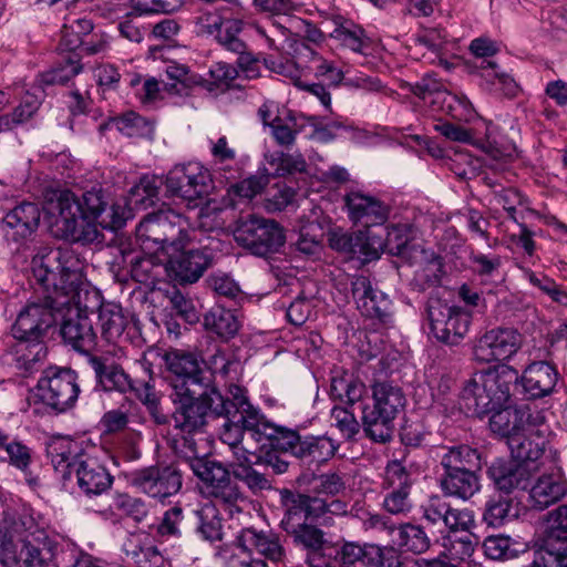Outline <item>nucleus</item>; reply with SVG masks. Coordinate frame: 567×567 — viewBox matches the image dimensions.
Segmentation results:
<instances>
[{"label":"nucleus","instance_id":"nucleus-64","mask_svg":"<svg viewBox=\"0 0 567 567\" xmlns=\"http://www.w3.org/2000/svg\"><path fill=\"white\" fill-rule=\"evenodd\" d=\"M368 556V567H405L393 547L382 548L372 544Z\"/></svg>","mask_w":567,"mask_h":567},{"label":"nucleus","instance_id":"nucleus-42","mask_svg":"<svg viewBox=\"0 0 567 567\" xmlns=\"http://www.w3.org/2000/svg\"><path fill=\"white\" fill-rule=\"evenodd\" d=\"M489 429L493 433L509 440V435L523 430L530 422V414L526 409H511L504 405L491 412Z\"/></svg>","mask_w":567,"mask_h":567},{"label":"nucleus","instance_id":"nucleus-51","mask_svg":"<svg viewBox=\"0 0 567 567\" xmlns=\"http://www.w3.org/2000/svg\"><path fill=\"white\" fill-rule=\"evenodd\" d=\"M189 515L198 519L197 532L205 540L215 543L223 539L221 518L216 508L205 507L200 511H190Z\"/></svg>","mask_w":567,"mask_h":567},{"label":"nucleus","instance_id":"nucleus-25","mask_svg":"<svg viewBox=\"0 0 567 567\" xmlns=\"http://www.w3.org/2000/svg\"><path fill=\"white\" fill-rule=\"evenodd\" d=\"M487 475L498 491L509 494L515 489L528 487L532 470L527 464L514 458H497L488 466Z\"/></svg>","mask_w":567,"mask_h":567},{"label":"nucleus","instance_id":"nucleus-35","mask_svg":"<svg viewBox=\"0 0 567 567\" xmlns=\"http://www.w3.org/2000/svg\"><path fill=\"white\" fill-rule=\"evenodd\" d=\"M382 230L385 231V238H383V234L371 230V243L373 248H375L377 259L380 257V251H385L392 256L409 260L416 249L410 245L408 228L401 225H393Z\"/></svg>","mask_w":567,"mask_h":567},{"label":"nucleus","instance_id":"nucleus-19","mask_svg":"<svg viewBox=\"0 0 567 567\" xmlns=\"http://www.w3.org/2000/svg\"><path fill=\"white\" fill-rule=\"evenodd\" d=\"M86 363L94 373L96 388L105 392L115 391L125 394L130 391L137 394L142 390L109 353L89 354Z\"/></svg>","mask_w":567,"mask_h":567},{"label":"nucleus","instance_id":"nucleus-21","mask_svg":"<svg viewBox=\"0 0 567 567\" xmlns=\"http://www.w3.org/2000/svg\"><path fill=\"white\" fill-rule=\"evenodd\" d=\"M558 381L556 368L546 361L528 364L515 384V392L526 400L545 398L553 393Z\"/></svg>","mask_w":567,"mask_h":567},{"label":"nucleus","instance_id":"nucleus-15","mask_svg":"<svg viewBox=\"0 0 567 567\" xmlns=\"http://www.w3.org/2000/svg\"><path fill=\"white\" fill-rule=\"evenodd\" d=\"M63 309L64 307L43 297L30 301L18 315L12 326V336L44 340L49 330L59 322V315Z\"/></svg>","mask_w":567,"mask_h":567},{"label":"nucleus","instance_id":"nucleus-24","mask_svg":"<svg viewBox=\"0 0 567 567\" xmlns=\"http://www.w3.org/2000/svg\"><path fill=\"white\" fill-rule=\"evenodd\" d=\"M292 544L306 553V563L310 567H326V555L331 542L326 538V533L316 524L309 522L296 529L286 533Z\"/></svg>","mask_w":567,"mask_h":567},{"label":"nucleus","instance_id":"nucleus-52","mask_svg":"<svg viewBox=\"0 0 567 567\" xmlns=\"http://www.w3.org/2000/svg\"><path fill=\"white\" fill-rule=\"evenodd\" d=\"M513 513V501L502 495L489 497L485 504L483 520L489 527H499L505 524L509 517H515Z\"/></svg>","mask_w":567,"mask_h":567},{"label":"nucleus","instance_id":"nucleus-56","mask_svg":"<svg viewBox=\"0 0 567 567\" xmlns=\"http://www.w3.org/2000/svg\"><path fill=\"white\" fill-rule=\"evenodd\" d=\"M165 184L163 178L157 176H143L138 184L131 189V197L135 204L153 206L158 199L161 186Z\"/></svg>","mask_w":567,"mask_h":567},{"label":"nucleus","instance_id":"nucleus-9","mask_svg":"<svg viewBox=\"0 0 567 567\" xmlns=\"http://www.w3.org/2000/svg\"><path fill=\"white\" fill-rule=\"evenodd\" d=\"M233 234L238 246L265 259L280 254L287 241L286 229L280 223L255 214L239 218Z\"/></svg>","mask_w":567,"mask_h":567},{"label":"nucleus","instance_id":"nucleus-1","mask_svg":"<svg viewBox=\"0 0 567 567\" xmlns=\"http://www.w3.org/2000/svg\"><path fill=\"white\" fill-rule=\"evenodd\" d=\"M192 388L174 392L171 398L175 405L172 419L175 427L185 433L204 430L210 421L224 420L220 440L235 449L243 442L245 424L252 425L248 420L256 409L236 388L233 398L224 396L214 383L209 386L190 382Z\"/></svg>","mask_w":567,"mask_h":567},{"label":"nucleus","instance_id":"nucleus-12","mask_svg":"<svg viewBox=\"0 0 567 567\" xmlns=\"http://www.w3.org/2000/svg\"><path fill=\"white\" fill-rule=\"evenodd\" d=\"M76 374L70 368L48 367L35 386V395L58 413L71 409L79 396Z\"/></svg>","mask_w":567,"mask_h":567},{"label":"nucleus","instance_id":"nucleus-48","mask_svg":"<svg viewBox=\"0 0 567 567\" xmlns=\"http://www.w3.org/2000/svg\"><path fill=\"white\" fill-rule=\"evenodd\" d=\"M81 71L80 55L78 53H68L61 58L54 68L41 75V81L45 85H63Z\"/></svg>","mask_w":567,"mask_h":567},{"label":"nucleus","instance_id":"nucleus-60","mask_svg":"<svg viewBox=\"0 0 567 567\" xmlns=\"http://www.w3.org/2000/svg\"><path fill=\"white\" fill-rule=\"evenodd\" d=\"M269 164L274 167L272 176H286L306 169V161L300 154L292 155L286 153H276Z\"/></svg>","mask_w":567,"mask_h":567},{"label":"nucleus","instance_id":"nucleus-57","mask_svg":"<svg viewBox=\"0 0 567 567\" xmlns=\"http://www.w3.org/2000/svg\"><path fill=\"white\" fill-rule=\"evenodd\" d=\"M346 489L343 477L336 472L323 473L313 477L310 495L334 497Z\"/></svg>","mask_w":567,"mask_h":567},{"label":"nucleus","instance_id":"nucleus-55","mask_svg":"<svg viewBox=\"0 0 567 567\" xmlns=\"http://www.w3.org/2000/svg\"><path fill=\"white\" fill-rule=\"evenodd\" d=\"M166 74L169 79L176 81L174 84L166 85L167 91L177 93L179 95L184 94V91L187 89L196 85L204 86L207 83V81L200 75L190 73L186 65L176 63L166 68Z\"/></svg>","mask_w":567,"mask_h":567},{"label":"nucleus","instance_id":"nucleus-39","mask_svg":"<svg viewBox=\"0 0 567 567\" xmlns=\"http://www.w3.org/2000/svg\"><path fill=\"white\" fill-rule=\"evenodd\" d=\"M371 548L372 544L346 542L338 546L331 543L324 559L326 567H368Z\"/></svg>","mask_w":567,"mask_h":567},{"label":"nucleus","instance_id":"nucleus-8","mask_svg":"<svg viewBox=\"0 0 567 567\" xmlns=\"http://www.w3.org/2000/svg\"><path fill=\"white\" fill-rule=\"evenodd\" d=\"M136 238L144 251L183 249L188 238L186 220L169 208L150 213L136 227Z\"/></svg>","mask_w":567,"mask_h":567},{"label":"nucleus","instance_id":"nucleus-34","mask_svg":"<svg viewBox=\"0 0 567 567\" xmlns=\"http://www.w3.org/2000/svg\"><path fill=\"white\" fill-rule=\"evenodd\" d=\"M79 451V444L66 436H54L48 443L47 455L63 480H70L74 467L81 462L83 455Z\"/></svg>","mask_w":567,"mask_h":567},{"label":"nucleus","instance_id":"nucleus-54","mask_svg":"<svg viewBox=\"0 0 567 567\" xmlns=\"http://www.w3.org/2000/svg\"><path fill=\"white\" fill-rule=\"evenodd\" d=\"M93 30V23L89 19H75L64 23L62 29V45L69 53H75L78 48L84 45L83 37Z\"/></svg>","mask_w":567,"mask_h":567},{"label":"nucleus","instance_id":"nucleus-26","mask_svg":"<svg viewBox=\"0 0 567 567\" xmlns=\"http://www.w3.org/2000/svg\"><path fill=\"white\" fill-rule=\"evenodd\" d=\"M329 246L349 259H359L362 264L377 259L375 248L371 243V230L344 231L342 229L329 233Z\"/></svg>","mask_w":567,"mask_h":567},{"label":"nucleus","instance_id":"nucleus-18","mask_svg":"<svg viewBox=\"0 0 567 567\" xmlns=\"http://www.w3.org/2000/svg\"><path fill=\"white\" fill-rule=\"evenodd\" d=\"M520 342L522 338L516 329L494 328L477 338L473 355L481 363L506 360L516 353Z\"/></svg>","mask_w":567,"mask_h":567},{"label":"nucleus","instance_id":"nucleus-44","mask_svg":"<svg viewBox=\"0 0 567 567\" xmlns=\"http://www.w3.org/2000/svg\"><path fill=\"white\" fill-rule=\"evenodd\" d=\"M440 486L445 496L468 501L481 489L480 473H443Z\"/></svg>","mask_w":567,"mask_h":567},{"label":"nucleus","instance_id":"nucleus-40","mask_svg":"<svg viewBox=\"0 0 567 567\" xmlns=\"http://www.w3.org/2000/svg\"><path fill=\"white\" fill-rule=\"evenodd\" d=\"M440 463L444 473H480L482 470L481 453L470 445L450 447Z\"/></svg>","mask_w":567,"mask_h":567},{"label":"nucleus","instance_id":"nucleus-53","mask_svg":"<svg viewBox=\"0 0 567 567\" xmlns=\"http://www.w3.org/2000/svg\"><path fill=\"white\" fill-rule=\"evenodd\" d=\"M107 126L115 127L127 137L142 136L152 131L145 117L135 112H128L120 117L112 118L110 123L102 124L100 130Z\"/></svg>","mask_w":567,"mask_h":567},{"label":"nucleus","instance_id":"nucleus-2","mask_svg":"<svg viewBox=\"0 0 567 567\" xmlns=\"http://www.w3.org/2000/svg\"><path fill=\"white\" fill-rule=\"evenodd\" d=\"M254 424H245L243 450L259 452L276 474L288 472L290 463L280 454H290L301 466L311 468L330 460L336 452L333 442L324 436H301L297 430L268 421L255 409L247 416Z\"/></svg>","mask_w":567,"mask_h":567},{"label":"nucleus","instance_id":"nucleus-23","mask_svg":"<svg viewBox=\"0 0 567 567\" xmlns=\"http://www.w3.org/2000/svg\"><path fill=\"white\" fill-rule=\"evenodd\" d=\"M352 297L358 309L364 317L388 322L391 317V300L388 296L372 287L367 276H355L351 280Z\"/></svg>","mask_w":567,"mask_h":567},{"label":"nucleus","instance_id":"nucleus-36","mask_svg":"<svg viewBox=\"0 0 567 567\" xmlns=\"http://www.w3.org/2000/svg\"><path fill=\"white\" fill-rule=\"evenodd\" d=\"M41 212L37 204L24 202L6 214L2 224L12 230V239L18 241L30 237L39 227Z\"/></svg>","mask_w":567,"mask_h":567},{"label":"nucleus","instance_id":"nucleus-46","mask_svg":"<svg viewBox=\"0 0 567 567\" xmlns=\"http://www.w3.org/2000/svg\"><path fill=\"white\" fill-rule=\"evenodd\" d=\"M204 328L223 340L234 338L239 330L236 315L224 306H215L204 316Z\"/></svg>","mask_w":567,"mask_h":567},{"label":"nucleus","instance_id":"nucleus-29","mask_svg":"<svg viewBox=\"0 0 567 567\" xmlns=\"http://www.w3.org/2000/svg\"><path fill=\"white\" fill-rule=\"evenodd\" d=\"M567 495V480L560 470L540 475L529 491V506L543 511Z\"/></svg>","mask_w":567,"mask_h":567},{"label":"nucleus","instance_id":"nucleus-37","mask_svg":"<svg viewBox=\"0 0 567 567\" xmlns=\"http://www.w3.org/2000/svg\"><path fill=\"white\" fill-rule=\"evenodd\" d=\"M79 487L86 495H100L107 491L113 477L93 458L81 460L73 470Z\"/></svg>","mask_w":567,"mask_h":567},{"label":"nucleus","instance_id":"nucleus-33","mask_svg":"<svg viewBox=\"0 0 567 567\" xmlns=\"http://www.w3.org/2000/svg\"><path fill=\"white\" fill-rule=\"evenodd\" d=\"M31 525L30 518H24L11 511L3 512V518L0 524V546L6 558H17L18 547L20 546L21 548L23 542L29 540L25 533Z\"/></svg>","mask_w":567,"mask_h":567},{"label":"nucleus","instance_id":"nucleus-30","mask_svg":"<svg viewBox=\"0 0 567 567\" xmlns=\"http://www.w3.org/2000/svg\"><path fill=\"white\" fill-rule=\"evenodd\" d=\"M506 443L513 458L529 466L530 462L537 461L544 454L547 440L529 422L523 430L509 435Z\"/></svg>","mask_w":567,"mask_h":567},{"label":"nucleus","instance_id":"nucleus-27","mask_svg":"<svg viewBox=\"0 0 567 567\" xmlns=\"http://www.w3.org/2000/svg\"><path fill=\"white\" fill-rule=\"evenodd\" d=\"M14 339L16 343L10 353V364L13 365L20 377L27 378L42 368L48 357V347L44 340Z\"/></svg>","mask_w":567,"mask_h":567},{"label":"nucleus","instance_id":"nucleus-47","mask_svg":"<svg viewBox=\"0 0 567 567\" xmlns=\"http://www.w3.org/2000/svg\"><path fill=\"white\" fill-rule=\"evenodd\" d=\"M536 551L549 567H567V536L544 534Z\"/></svg>","mask_w":567,"mask_h":567},{"label":"nucleus","instance_id":"nucleus-13","mask_svg":"<svg viewBox=\"0 0 567 567\" xmlns=\"http://www.w3.org/2000/svg\"><path fill=\"white\" fill-rule=\"evenodd\" d=\"M165 186L171 197L194 203V206L215 188L210 172L198 163L176 165L166 175Z\"/></svg>","mask_w":567,"mask_h":567},{"label":"nucleus","instance_id":"nucleus-31","mask_svg":"<svg viewBox=\"0 0 567 567\" xmlns=\"http://www.w3.org/2000/svg\"><path fill=\"white\" fill-rule=\"evenodd\" d=\"M237 546L246 551H257L272 563H280L286 556V550L279 536L271 532H258L255 528H245L237 537Z\"/></svg>","mask_w":567,"mask_h":567},{"label":"nucleus","instance_id":"nucleus-4","mask_svg":"<svg viewBox=\"0 0 567 567\" xmlns=\"http://www.w3.org/2000/svg\"><path fill=\"white\" fill-rule=\"evenodd\" d=\"M83 265L68 248L40 247L31 259V271L43 290V298L66 307L84 296Z\"/></svg>","mask_w":567,"mask_h":567},{"label":"nucleus","instance_id":"nucleus-14","mask_svg":"<svg viewBox=\"0 0 567 567\" xmlns=\"http://www.w3.org/2000/svg\"><path fill=\"white\" fill-rule=\"evenodd\" d=\"M198 25L202 33L214 35L228 51L239 54V65L249 73L248 76H255L257 59L246 53V43L238 38L243 29L241 21L224 19L218 13L207 12L199 18Z\"/></svg>","mask_w":567,"mask_h":567},{"label":"nucleus","instance_id":"nucleus-5","mask_svg":"<svg viewBox=\"0 0 567 567\" xmlns=\"http://www.w3.org/2000/svg\"><path fill=\"white\" fill-rule=\"evenodd\" d=\"M518 380L517 370L506 364L477 371L464 384L460 406L470 416L489 414L508 404L512 395L516 394L515 384Z\"/></svg>","mask_w":567,"mask_h":567},{"label":"nucleus","instance_id":"nucleus-50","mask_svg":"<svg viewBox=\"0 0 567 567\" xmlns=\"http://www.w3.org/2000/svg\"><path fill=\"white\" fill-rule=\"evenodd\" d=\"M396 545L414 554H422L430 548V539L421 526L413 524L401 525L396 530Z\"/></svg>","mask_w":567,"mask_h":567},{"label":"nucleus","instance_id":"nucleus-22","mask_svg":"<svg viewBox=\"0 0 567 567\" xmlns=\"http://www.w3.org/2000/svg\"><path fill=\"white\" fill-rule=\"evenodd\" d=\"M172 255L165 262L167 275L179 284L197 281L210 267L213 258L207 249L182 250Z\"/></svg>","mask_w":567,"mask_h":567},{"label":"nucleus","instance_id":"nucleus-10","mask_svg":"<svg viewBox=\"0 0 567 567\" xmlns=\"http://www.w3.org/2000/svg\"><path fill=\"white\" fill-rule=\"evenodd\" d=\"M95 306L87 301V290L84 296L66 306L59 315L60 334L68 346L78 352L93 354L92 350L97 344V336L94 329Z\"/></svg>","mask_w":567,"mask_h":567},{"label":"nucleus","instance_id":"nucleus-62","mask_svg":"<svg viewBox=\"0 0 567 567\" xmlns=\"http://www.w3.org/2000/svg\"><path fill=\"white\" fill-rule=\"evenodd\" d=\"M49 551L43 553L34 546L31 540H24L20 550H17L16 563H21L20 567H51L48 561Z\"/></svg>","mask_w":567,"mask_h":567},{"label":"nucleus","instance_id":"nucleus-49","mask_svg":"<svg viewBox=\"0 0 567 567\" xmlns=\"http://www.w3.org/2000/svg\"><path fill=\"white\" fill-rule=\"evenodd\" d=\"M230 467L234 478L244 483L251 494L257 495L262 491L271 488L268 477L258 472L247 457L244 461L230 464Z\"/></svg>","mask_w":567,"mask_h":567},{"label":"nucleus","instance_id":"nucleus-16","mask_svg":"<svg viewBox=\"0 0 567 567\" xmlns=\"http://www.w3.org/2000/svg\"><path fill=\"white\" fill-rule=\"evenodd\" d=\"M167 371L172 373L171 384L174 392L185 391L192 388L190 382L209 386L214 383V372L205 361L193 352L174 350L164 355Z\"/></svg>","mask_w":567,"mask_h":567},{"label":"nucleus","instance_id":"nucleus-7","mask_svg":"<svg viewBox=\"0 0 567 567\" xmlns=\"http://www.w3.org/2000/svg\"><path fill=\"white\" fill-rule=\"evenodd\" d=\"M173 449L176 454L189 460L194 474L203 481L212 497L229 506L244 502L246 496L234 478L231 467L214 460H204L196 456V442L192 437L183 436L174 440Z\"/></svg>","mask_w":567,"mask_h":567},{"label":"nucleus","instance_id":"nucleus-63","mask_svg":"<svg viewBox=\"0 0 567 567\" xmlns=\"http://www.w3.org/2000/svg\"><path fill=\"white\" fill-rule=\"evenodd\" d=\"M115 507L135 522H142L148 514V508L143 499L127 494H120L115 498Z\"/></svg>","mask_w":567,"mask_h":567},{"label":"nucleus","instance_id":"nucleus-58","mask_svg":"<svg viewBox=\"0 0 567 567\" xmlns=\"http://www.w3.org/2000/svg\"><path fill=\"white\" fill-rule=\"evenodd\" d=\"M190 518H193V516L189 515V512L187 515H184L181 506H174L164 514L157 532L162 536H178L185 530L186 520H189Z\"/></svg>","mask_w":567,"mask_h":567},{"label":"nucleus","instance_id":"nucleus-20","mask_svg":"<svg viewBox=\"0 0 567 567\" xmlns=\"http://www.w3.org/2000/svg\"><path fill=\"white\" fill-rule=\"evenodd\" d=\"M279 503L282 509L280 528L287 533L309 522H317L315 495L298 489H279Z\"/></svg>","mask_w":567,"mask_h":567},{"label":"nucleus","instance_id":"nucleus-3","mask_svg":"<svg viewBox=\"0 0 567 567\" xmlns=\"http://www.w3.org/2000/svg\"><path fill=\"white\" fill-rule=\"evenodd\" d=\"M53 208L58 210L56 237L73 243H100L103 235L96 225L116 230L126 220L124 207L115 204L103 189H92L81 195L63 190Z\"/></svg>","mask_w":567,"mask_h":567},{"label":"nucleus","instance_id":"nucleus-43","mask_svg":"<svg viewBox=\"0 0 567 567\" xmlns=\"http://www.w3.org/2000/svg\"><path fill=\"white\" fill-rule=\"evenodd\" d=\"M482 547L484 555L492 560L527 559L529 555L527 545L506 535L487 536Z\"/></svg>","mask_w":567,"mask_h":567},{"label":"nucleus","instance_id":"nucleus-59","mask_svg":"<svg viewBox=\"0 0 567 567\" xmlns=\"http://www.w3.org/2000/svg\"><path fill=\"white\" fill-rule=\"evenodd\" d=\"M412 93L422 100L432 97L430 103L436 105L441 97L449 99V92L443 87L440 80L432 75L423 76L412 86Z\"/></svg>","mask_w":567,"mask_h":567},{"label":"nucleus","instance_id":"nucleus-45","mask_svg":"<svg viewBox=\"0 0 567 567\" xmlns=\"http://www.w3.org/2000/svg\"><path fill=\"white\" fill-rule=\"evenodd\" d=\"M367 392L362 381L348 372H337L331 378L330 395L333 400L353 406L360 402Z\"/></svg>","mask_w":567,"mask_h":567},{"label":"nucleus","instance_id":"nucleus-38","mask_svg":"<svg viewBox=\"0 0 567 567\" xmlns=\"http://www.w3.org/2000/svg\"><path fill=\"white\" fill-rule=\"evenodd\" d=\"M346 203L352 219H367L364 221L367 229L371 225H382L388 219V206L373 197L364 196L360 193H351L346 196Z\"/></svg>","mask_w":567,"mask_h":567},{"label":"nucleus","instance_id":"nucleus-6","mask_svg":"<svg viewBox=\"0 0 567 567\" xmlns=\"http://www.w3.org/2000/svg\"><path fill=\"white\" fill-rule=\"evenodd\" d=\"M371 402L362 405V427L365 435L377 443H388L394 433V420L405 406L402 389L388 381L374 382Z\"/></svg>","mask_w":567,"mask_h":567},{"label":"nucleus","instance_id":"nucleus-32","mask_svg":"<svg viewBox=\"0 0 567 567\" xmlns=\"http://www.w3.org/2000/svg\"><path fill=\"white\" fill-rule=\"evenodd\" d=\"M87 301L90 306H95V319L100 321L103 339L115 342L128 324L122 308L116 305L102 306L99 293L92 290H87Z\"/></svg>","mask_w":567,"mask_h":567},{"label":"nucleus","instance_id":"nucleus-41","mask_svg":"<svg viewBox=\"0 0 567 567\" xmlns=\"http://www.w3.org/2000/svg\"><path fill=\"white\" fill-rule=\"evenodd\" d=\"M154 251L147 255L140 252L122 250L123 262L128 266L131 277L140 284H154L158 277L159 270L164 269L163 265Z\"/></svg>","mask_w":567,"mask_h":567},{"label":"nucleus","instance_id":"nucleus-11","mask_svg":"<svg viewBox=\"0 0 567 567\" xmlns=\"http://www.w3.org/2000/svg\"><path fill=\"white\" fill-rule=\"evenodd\" d=\"M425 310L430 331L437 341L456 346L463 340L471 324L468 310L449 305L435 295L429 297Z\"/></svg>","mask_w":567,"mask_h":567},{"label":"nucleus","instance_id":"nucleus-61","mask_svg":"<svg viewBox=\"0 0 567 567\" xmlns=\"http://www.w3.org/2000/svg\"><path fill=\"white\" fill-rule=\"evenodd\" d=\"M168 298L172 303V308L176 311V315L185 320L189 324H194L199 321V313L192 299L185 297L175 287L168 291Z\"/></svg>","mask_w":567,"mask_h":567},{"label":"nucleus","instance_id":"nucleus-17","mask_svg":"<svg viewBox=\"0 0 567 567\" xmlns=\"http://www.w3.org/2000/svg\"><path fill=\"white\" fill-rule=\"evenodd\" d=\"M131 484L152 497L165 498L182 487V473L175 464L153 465L132 474Z\"/></svg>","mask_w":567,"mask_h":567},{"label":"nucleus","instance_id":"nucleus-28","mask_svg":"<svg viewBox=\"0 0 567 567\" xmlns=\"http://www.w3.org/2000/svg\"><path fill=\"white\" fill-rule=\"evenodd\" d=\"M386 482L392 491L384 498L383 506L391 514L409 511V495L412 486L410 473L400 461H392L386 466Z\"/></svg>","mask_w":567,"mask_h":567}]
</instances>
